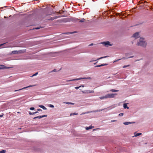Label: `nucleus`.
Instances as JSON below:
<instances>
[{"mask_svg": "<svg viewBox=\"0 0 153 153\" xmlns=\"http://www.w3.org/2000/svg\"><path fill=\"white\" fill-rule=\"evenodd\" d=\"M137 45L145 48L147 45V43L145 40L144 38H140L139 41L137 43Z\"/></svg>", "mask_w": 153, "mask_h": 153, "instance_id": "f257e3e1", "label": "nucleus"}, {"mask_svg": "<svg viewBox=\"0 0 153 153\" xmlns=\"http://www.w3.org/2000/svg\"><path fill=\"white\" fill-rule=\"evenodd\" d=\"M101 43L103 45L105 46L106 47H108V45H109L110 46H112L113 45V44H111L110 42L109 41L103 42H101Z\"/></svg>", "mask_w": 153, "mask_h": 153, "instance_id": "f03ea898", "label": "nucleus"}, {"mask_svg": "<svg viewBox=\"0 0 153 153\" xmlns=\"http://www.w3.org/2000/svg\"><path fill=\"white\" fill-rule=\"evenodd\" d=\"M140 33L139 32H137L135 33L132 36V37H133L135 38V39H137L139 38L140 37Z\"/></svg>", "mask_w": 153, "mask_h": 153, "instance_id": "7ed1b4c3", "label": "nucleus"}, {"mask_svg": "<svg viewBox=\"0 0 153 153\" xmlns=\"http://www.w3.org/2000/svg\"><path fill=\"white\" fill-rule=\"evenodd\" d=\"M24 52L22 50H20L19 51H12L11 52V53L12 54H15L16 53H23Z\"/></svg>", "mask_w": 153, "mask_h": 153, "instance_id": "20e7f679", "label": "nucleus"}, {"mask_svg": "<svg viewBox=\"0 0 153 153\" xmlns=\"http://www.w3.org/2000/svg\"><path fill=\"white\" fill-rule=\"evenodd\" d=\"M107 97H107V98H113L114 97V95L113 94H107Z\"/></svg>", "mask_w": 153, "mask_h": 153, "instance_id": "39448f33", "label": "nucleus"}, {"mask_svg": "<svg viewBox=\"0 0 153 153\" xmlns=\"http://www.w3.org/2000/svg\"><path fill=\"white\" fill-rule=\"evenodd\" d=\"M108 65V64H106H106H102L100 65H96L94 67L95 68H97V67H102V66H104L107 65Z\"/></svg>", "mask_w": 153, "mask_h": 153, "instance_id": "423d86ee", "label": "nucleus"}, {"mask_svg": "<svg viewBox=\"0 0 153 153\" xmlns=\"http://www.w3.org/2000/svg\"><path fill=\"white\" fill-rule=\"evenodd\" d=\"M82 93H94V91L93 90L90 91V90H88V91H82Z\"/></svg>", "mask_w": 153, "mask_h": 153, "instance_id": "0eeeda50", "label": "nucleus"}, {"mask_svg": "<svg viewBox=\"0 0 153 153\" xmlns=\"http://www.w3.org/2000/svg\"><path fill=\"white\" fill-rule=\"evenodd\" d=\"M32 85H29V86H27L26 87H24V88H22V89H19L17 90H15V91H19L21 90H22L23 89H24L27 88H28L29 87H32Z\"/></svg>", "mask_w": 153, "mask_h": 153, "instance_id": "6e6552de", "label": "nucleus"}, {"mask_svg": "<svg viewBox=\"0 0 153 153\" xmlns=\"http://www.w3.org/2000/svg\"><path fill=\"white\" fill-rule=\"evenodd\" d=\"M135 123L134 122H126L123 123V124L125 125H128L129 124H132V123Z\"/></svg>", "mask_w": 153, "mask_h": 153, "instance_id": "1a4fd4ad", "label": "nucleus"}, {"mask_svg": "<svg viewBox=\"0 0 153 153\" xmlns=\"http://www.w3.org/2000/svg\"><path fill=\"white\" fill-rule=\"evenodd\" d=\"M38 113H39L37 111H36V112H33V113H32L30 111H29V114L30 115H33L34 114Z\"/></svg>", "mask_w": 153, "mask_h": 153, "instance_id": "9d476101", "label": "nucleus"}, {"mask_svg": "<svg viewBox=\"0 0 153 153\" xmlns=\"http://www.w3.org/2000/svg\"><path fill=\"white\" fill-rule=\"evenodd\" d=\"M94 126H90L89 127H85V129L86 130H88L89 129H91L92 128H94Z\"/></svg>", "mask_w": 153, "mask_h": 153, "instance_id": "9b49d317", "label": "nucleus"}, {"mask_svg": "<svg viewBox=\"0 0 153 153\" xmlns=\"http://www.w3.org/2000/svg\"><path fill=\"white\" fill-rule=\"evenodd\" d=\"M39 107L42 108L44 110H46L47 109V108L43 105H39Z\"/></svg>", "mask_w": 153, "mask_h": 153, "instance_id": "f8f14e48", "label": "nucleus"}, {"mask_svg": "<svg viewBox=\"0 0 153 153\" xmlns=\"http://www.w3.org/2000/svg\"><path fill=\"white\" fill-rule=\"evenodd\" d=\"M123 108L125 109L127 108L128 109L129 107L127 106V103H124L123 105Z\"/></svg>", "mask_w": 153, "mask_h": 153, "instance_id": "ddd939ff", "label": "nucleus"}, {"mask_svg": "<svg viewBox=\"0 0 153 153\" xmlns=\"http://www.w3.org/2000/svg\"><path fill=\"white\" fill-rule=\"evenodd\" d=\"M141 134H142V133H136L135 132L134 133V136L135 137L141 135Z\"/></svg>", "mask_w": 153, "mask_h": 153, "instance_id": "4468645a", "label": "nucleus"}, {"mask_svg": "<svg viewBox=\"0 0 153 153\" xmlns=\"http://www.w3.org/2000/svg\"><path fill=\"white\" fill-rule=\"evenodd\" d=\"M107 95H105L104 96H102V97H100V99L103 100V99L104 98H107V97H107Z\"/></svg>", "mask_w": 153, "mask_h": 153, "instance_id": "2eb2a0df", "label": "nucleus"}, {"mask_svg": "<svg viewBox=\"0 0 153 153\" xmlns=\"http://www.w3.org/2000/svg\"><path fill=\"white\" fill-rule=\"evenodd\" d=\"M110 91L111 92H118L119 91V90L114 89H112L110 90Z\"/></svg>", "mask_w": 153, "mask_h": 153, "instance_id": "dca6fc26", "label": "nucleus"}, {"mask_svg": "<svg viewBox=\"0 0 153 153\" xmlns=\"http://www.w3.org/2000/svg\"><path fill=\"white\" fill-rule=\"evenodd\" d=\"M41 118H42V117H41V116H38L37 117H34L33 118V119H36V118L41 119Z\"/></svg>", "mask_w": 153, "mask_h": 153, "instance_id": "f3484780", "label": "nucleus"}, {"mask_svg": "<svg viewBox=\"0 0 153 153\" xmlns=\"http://www.w3.org/2000/svg\"><path fill=\"white\" fill-rule=\"evenodd\" d=\"M4 66L3 65H0V69H3L4 68Z\"/></svg>", "mask_w": 153, "mask_h": 153, "instance_id": "a211bd4d", "label": "nucleus"}, {"mask_svg": "<svg viewBox=\"0 0 153 153\" xmlns=\"http://www.w3.org/2000/svg\"><path fill=\"white\" fill-rule=\"evenodd\" d=\"M108 57V56H103V57H101L98 59H97V60L100 59H103V58H106V57Z\"/></svg>", "mask_w": 153, "mask_h": 153, "instance_id": "6ab92c4d", "label": "nucleus"}, {"mask_svg": "<svg viewBox=\"0 0 153 153\" xmlns=\"http://www.w3.org/2000/svg\"><path fill=\"white\" fill-rule=\"evenodd\" d=\"M78 114L77 113H71L70 114V116H71L72 115H77Z\"/></svg>", "mask_w": 153, "mask_h": 153, "instance_id": "aec40b11", "label": "nucleus"}, {"mask_svg": "<svg viewBox=\"0 0 153 153\" xmlns=\"http://www.w3.org/2000/svg\"><path fill=\"white\" fill-rule=\"evenodd\" d=\"M85 21V19H84V18L82 19L79 22H83Z\"/></svg>", "mask_w": 153, "mask_h": 153, "instance_id": "412c9836", "label": "nucleus"}, {"mask_svg": "<svg viewBox=\"0 0 153 153\" xmlns=\"http://www.w3.org/2000/svg\"><path fill=\"white\" fill-rule=\"evenodd\" d=\"M81 78H76V79H73V81H76V80H81Z\"/></svg>", "mask_w": 153, "mask_h": 153, "instance_id": "4be33fe9", "label": "nucleus"}, {"mask_svg": "<svg viewBox=\"0 0 153 153\" xmlns=\"http://www.w3.org/2000/svg\"><path fill=\"white\" fill-rule=\"evenodd\" d=\"M6 152V151L5 150H3L0 151V153H5Z\"/></svg>", "mask_w": 153, "mask_h": 153, "instance_id": "5701e85b", "label": "nucleus"}, {"mask_svg": "<svg viewBox=\"0 0 153 153\" xmlns=\"http://www.w3.org/2000/svg\"><path fill=\"white\" fill-rule=\"evenodd\" d=\"M65 103H66V104H72V105H74V103H71V102H64Z\"/></svg>", "mask_w": 153, "mask_h": 153, "instance_id": "b1692460", "label": "nucleus"}, {"mask_svg": "<svg viewBox=\"0 0 153 153\" xmlns=\"http://www.w3.org/2000/svg\"><path fill=\"white\" fill-rule=\"evenodd\" d=\"M42 28V27H36L35 28H33V30H34V29L38 30V29H39L40 28Z\"/></svg>", "mask_w": 153, "mask_h": 153, "instance_id": "393cba45", "label": "nucleus"}, {"mask_svg": "<svg viewBox=\"0 0 153 153\" xmlns=\"http://www.w3.org/2000/svg\"><path fill=\"white\" fill-rule=\"evenodd\" d=\"M54 17L55 19H57L58 18H60L62 17V16H55Z\"/></svg>", "mask_w": 153, "mask_h": 153, "instance_id": "a878e982", "label": "nucleus"}, {"mask_svg": "<svg viewBox=\"0 0 153 153\" xmlns=\"http://www.w3.org/2000/svg\"><path fill=\"white\" fill-rule=\"evenodd\" d=\"M99 111V110H94L91 111V112H96Z\"/></svg>", "mask_w": 153, "mask_h": 153, "instance_id": "bb28decb", "label": "nucleus"}, {"mask_svg": "<svg viewBox=\"0 0 153 153\" xmlns=\"http://www.w3.org/2000/svg\"><path fill=\"white\" fill-rule=\"evenodd\" d=\"M130 66V65H124V66H123V68H126V67H129Z\"/></svg>", "mask_w": 153, "mask_h": 153, "instance_id": "cd10ccee", "label": "nucleus"}, {"mask_svg": "<svg viewBox=\"0 0 153 153\" xmlns=\"http://www.w3.org/2000/svg\"><path fill=\"white\" fill-rule=\"evenodd\" d=\"M74 33V32L65 33H63L62 34H72V33Z\"/></svg>", "mask_w": 153, "mask_h": 153, "instance_id": "c85d7f7f", "label": "nucleus"}, {"mask_svg": "<svg viewBox=\"0 0 153 153\" xmlns=\"http://www.w3.org/2000/svg\"><path fill=\"white\" fill-rule=\"evenodd\" d=\"M48 106L49 107H51V108H54V105H53L49 104Z\"/></svg>", "mask_w": 153, "mask_h": 153, "instance_id": "c756f323", "label": "nucleus"}, {"mask_svg": "<svg viewBox=\"0 0 153 153\" xmlns=\"http://www.w3.org/2000/svg\"><path fill=\"white\" fill-rule=\"evenodd\" d=\"M55 19L54 17H51L50 19H48L49 20H53Z\"/></svg>", "mask_w": 153, "mask_h": 153, "instance_id": "7c9ffc66", "label": "nucleus"}, {"mask_svg": "<svg viewBox=\"0 0 153 153\" xmlns=\"http://www.w3.org/2000/svg\"><path fill=\"white\" fill-rule=\"evenodd\" d=\"M120 13V16H124V14L122 12H121Z\"/></svg>", "mask_w": 153, "mask_h": 153, "instance_id": "2f4dec72", "label": "nucleus"}, {"mask_svg": "<svg viewBox=\"0 0 153 153\" xmlns=\"http://www.w3.org/2000/svg\"><path fill=\"white\" fill-rule=\"evenodd\" d=\"M30 109L31 110H33L35 109V108L34 107H32L30 108Z\"/></svg>", "mask_w": 153, "mask_h": 153, "instance_id": "473e14b6", "label": "nucleus"}, {"mask_svg": "<svg viewBox=\"0 0 153 153\" xmlns=\"http://www.w3.org/2000/svg\"><path fill=\"white\" fill-rule=\"evenodd\" d=\"M38 74V72H36V73H35V74H33L32 76H36Z\"/></svg>", "mask_w": 153, "mask_h": 153, "instance_id": "72a5a7b5", "label": "nucleus"}, {"mask_svg": "<svg viewBox=\"0 0 153 153\" xmlns=\"http://www.w3.org/2000/svg\"><path fill=\"white\" fill-rule=\"evenodd\" d=\"M128 59V57H123L122 58H121L122 59Z\"/></svg>", "mask_w": 153, "mask_h": 153, "instance_id": "f704fd0d", "label": "nucleus"}, {"mask_svg": "<svg viewBox=\"0 0 153 153\" xmlns=\"http://www.w3.org/2000/svg\"><path fill=\"white\" fill-rule=\"evenodd\" d=\"M81 87V86H80L79 87H76L75 88L76 89H78L79 88Z\"/></svg>", "mask_w": 153, "mask_h": 153, "instance_id": "c9c22d12", "label": "nucleus"}, {"mask_svg": "<svg viewBox=\"0 0 153 153\" xmlns=\"http://www.w3.org/2000/svg\"><path fill=\"white\" fill-rule=\"evenodd\" d=\"M121 59H117V60H116L114 61L113 62L114 63V62H117V61L120 60Z\"/></svg>", "mask_w": 153, "mask_h": 153, "instance_id": "e433bc0d", "label": "nucleus"}, {"mask_svg": "<svg viewBox=\"0 0 153 153\" xmlns=\"http://www.w3.org/2000/svg\"><path fill=\"white\" fill-rule=\"evenodd\" d=\"M121 59H117V60H116L114 61L113 62L114 63V62H117V61L120 60Z\"/></svg>", "mask_w": 153, "mask_h": 153, "instance_id": "4c0bfd02", "label": "nucleus"}, {"mask_svg": "<svg viewBox=\"0 0 153 153\" xmlns=\"http://www.w3.org/2000/svg\"><path fill=\"white\" fill-rule=\"evenodd\" d=\"M4 68L3 69H9V68H11V67H6L5 66H4Z\"/></svg>", "mask_w": 153, "mask_h": 153, "instance_id": "58836bf2", "label": "nucleus"}, {"mask_svg": "<svg viewBox=\"0 0 153 153\" xmlns=\"http://www.w3.org/2000/svg\"><path fill=\"white\" fill-rule=\"evenodd\" d=\"M120 13H115V15L117 16H118L119 15H120Z\"/></svg>", "mask_w": 153, "mask_h": 153, "instance_id": "ea45409f", "label": "nucleus"}, {"mask_svg": "<svg viewBox=\"0 0 153 153\" xmlns=\"http://www.w3.org/2000/svg\"><path fill=\"white\" fill-rule=\"evenodd\" d=\"M123 113H120V114H119V116H123Z\"/></svg>", "mask_w": 153, "mask_h": 153, "instance_id": "a19ab883", "label": "nucleus"}, {"mask_svg": "<svg viewBox=\"0 0 153 153\" xmlns=\"http://www.w3.org/2000/svg\"><path fill=\"white\" fill-rule=\"evenodd\" d=\"M56 69H53L51 72H56Z\"/></svg>", "mask_w": 153, "mask_h": 153, "instance_id": "79ce46f5", "label": "nucleus"}, {"mask_svg": "<svg viewBox=\"0 0 153 153\" xmlns=\"http://www.w3.org/2000/svg\"><path fill=\"white\" fill-rule=\"evenodd\" d=\"M41 117H42V118L43 117H47V115H42V116H41Z\"/></svg>", "mask_w": 153, "mask_h": 153, "instance_id": "37998d69", "label": "nucleus"}, {"mask_svg": "<svg viewBox=\"0 0 153 153\" xmlns=\"http://www.w3.org/2000/svg\"><path fill=\"white\" fill-rule=\"evenodd\" d=\"M78 20V19H77L75 18L74 19V21L75 22H77Z\"/></svg>", "mask_w": 153, "mask_h": 153, "instance_id": "c03bdc74", "label": "nucleus"}, {"mask_svg": "<svg viewBox=\"0 0 153 153\" xmlns=\"http://www.w3.org/2000/svg\"><path fill=\"white\" fill-rule=\"evenodd\" d=\"M55 13H58L59 14H61L62 13L60 12V10L59 12H55Z\"/></svg>", "mask_w": 153, "mask_h": 153, "instance_id": "a18cd8bd", "label": "nucleus"}, {"mask_svg": "<svg viewBox=\"0 0 153 153\" xmlns=\"http://www.w3.org/2000/svg\"><path fill=\"white\" fill-rule=\"evenodd\" d=\"M105 109V108L101 109L99 110V112H100V111H102L104 109Z\"/></svg>", "mask_w": 153, "mask_h": 153, "instance_id": "49530a36", "label": "nucleus"}, {"mask_svg": "<svg viewBox=\"0 0 153 153\" xmlns=\"http://www.w3.org/2000/svg\"><path fill=\"white\" fill-rule=\"evenodd\" d=\"M37 111H42V110L40 109H37Z\"/></svg>", "mask_w": 153, "mask_h": 153, "instance_id": "de8ad7c7", "label": "nucleus"}, {"mask_svg": "<svg viewBox=\"0 0 153 153\" xmlns=\"http://www.w3.org/2000/svg\"><path fill=\"white\" fill-rule=\"evenodd\" d=\"M129 53H126L125 54V56H128V55H129Z\"/></svg>", "mask_w": 153, "mask_h": 153, "instance_id": "09e8293b", "label": "nucleus"}, {"mask_svg": "<svg viewBox=\"0 0 153 153\" xmlns=\"http://www.w3.org/2000/svg\"><path fill=\"white\" fill-rule=\"evenodd\" d=\"M92 112H91V111H87V112H85V113L86 114H88V113H92Z\"/></svg>", "mask_w": 153, "mask_h": 153, "instance_id": "8fccbe9b", "label": "nucleus"}, {"mask_svg": "<svg viewBox=\"0 0 153 153\" xmlns=\"http://www.w3.org/2000/svg\"><path fill=\"white\" fill-rule=\"evenodd\" d=\"M91 79V78L90 77H87V79Z\"/></svg>", "mask_w": 153, "mask_h": 153, "instance_id": "3c124183", "label": "nucleus"}, {"mask_svg": "<svg viewBox=\"0 0 153 153\" xmlns=\"http://www.w3.org/2000/svg\"><path fill=\"white\" fill-rule=\"evenodd\" d=\"M6 43H3V44H1L0 45V47L2 46L3 45H4V44H5Z\"/></svg>", "mask_w": 153, "mask_h": 153, "instance_id": "603ef678", "label": "nucleus"}, {"mask_svg": "<svg viewBox=\"0 0 153 153\" xmlns=\"http://www.w3.org/2000/svg\"><path fill=\"white\" fill-rule=\"evenodd\" d=\"M81 79H87V77H83V78H81Z\"/></svg>", "mask_w": 153, "mask_h": 153, "instance_id": "864d4df0", "label": "nucleus"}, {"mask_svg": "<svg viewBox=\"0 0 153 153\" xmlns=\"http://www.w3.org/2000/svg\"><path fill=\"white\" fill-rule=\"evenodd\" d=\"M94 45V44L93 43H91L90 45H89V46H91Z\"/></svg>", "mask_w": 153, "mask_h": 153, "instance_id": "5fc2aeb1", "label": "nucleus"}, {"mask_svg": "<svg viewBox=\"0 0 153 153\" xmlns=\"http://www.w3.org/2000/svg\"><path fill=\"white\" fill-rule=\"evenodd\" d=\"M134 56H132L129 57L128 58H133V57H134Z\"/></svg>", "mask_w": 153, "mask_h": 153, "instance_id": "6e6d98bb", "label": "nucleus"}, {"mask_svg": "<svg viewBox=\"0 0 153 153\" xmlns=\"http://www.w3.org/2000/svg\"><path fill=\"white\" fill-rule=\"evenodd\" d=\"M73 81V79H71V80H67V82H70L71 81Z\"/></svg>", "mask_w": 153, "mask_h": 153, "instance_id": "4d7b16f0", "label": "nucleus"}, {"mask_svg": "<svg viewBox=\"0 0 153 153\" xmlns=\"http://www.w3.org/2000/svg\"><path fill=\"white\" fill-rule=\"evenodd\" d=\"M113 94L114 95H114H117V94L116 93H114V94Z\"/></svg>", "mask_w": 153, "mask_h": 153, "instance_id": "13d9d810", "label": "nucleus"}, {"mask_svg": "<svg viewBox=\"0 0 153 153\" xmlns=\"http://www.w3.org/2000/svg\"><path fill=\"white\" fill-rule=\"evenodd\" d=\"M86 114V113H85V112L83 113L82 114H81H81Z\"/></svg>", "mask_w": 153, "mask_h": 153, "instance_id": "bf43d9fd", "label": "nucleus"}, {"mask_svg": "<svg viewBox=\"0 0 153 153\" xmlns=\"http://www.w3.org/2000/svg\"><path fill=\"white\" fill-rule=\"evenodd\" d=\"M3 115H0V117H2V116H3Z\"/></svg>", "mask_w": 153, "mask_h": 153, "instance_id": "052dcab7", "label": "nucleus"}, {"mask_svg": "<svg viewBox=\"0 0 153 153\" xmlns=\"http://www.w3.org/2000/svg\"><path fill=\"white\" fill-rule=\"evenodd\" d=\"M117 74V73H116V74H113V75H115Z\"/></svg>", "mask_w": 153, "mask_h": 153, "instance_id": "680f3d73", "label": "nucleus"}, {"mask_svg": "<svg viewBox=\"0 0 153 153\" xmlns=\"http://www.w3.org/2000/svg\"><path fill=\"white\" fill-rule=\"evenodd\" d=\"M97 62H96V63H94V65H96V64Z\"/></svg>", "mask_w": 153, "mask_h": 153, "instance_id": "e2e57ef3", "label": "nucleus"}, {"mask_svg": "<svg viewBox=\"0 0 153 153\" xmlns=\"http://www.w3.org/2000/svg\"><path fill=\"white\" fill-rule=\"evenodd\" d=\"M116 121L115 120H112L111 121L112 122H115V121Z\"/></svg>", "mask_w": 153, "mask_h": 153, "instance_id": "0e129e2a", "label": "nucleus"}, {"mask_svg": "<svg viewBox=\"0 0 153 153\" xmlns=\"http://www.w3.org/2000/svg\"><path fill=\"white\" fill-rule=\"evenodd\" d=\"M61 16H62V17H64V16H64V15Z\"/></svg>", "mask_w": 153, "mask_h": 153, "instance_id": "69168bd1", "label": "nucleus"}, {"mask_svg": "<svg viewBox=\"0 0 153 153\" xmlns=\"http://www.w3.org/2000/svg\"><path fill=\"white\" fill-rule=\"evenodd\" d=\"M129 53V55H131V53Z\"/></svg>", "mask_w": 153, "mask_h": 153, "instance_id": "338daca9", "label": "nucleus"}, {"mask_svg": "<svg viewBox=\"0 0 153 153\" xmlns=\"http://www.w3.org/2000/svg\"><path fill=\"white\" fill-rule=\"evenodd\" d=\"M64 11H63L62 13H64Z\"/></svg>", "mask_w": 153, "mask_h": 153, "instance_id": "774afa93", "label": "nucleus"}]
</instances>
